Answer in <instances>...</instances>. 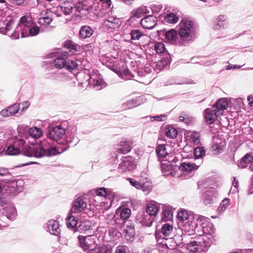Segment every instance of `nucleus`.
I'll return each instance as SVG.
<instances>
[{
  "instance_id": "nucleus-16",
  "label": "nucleus",
  "mask_w": 253,
  "mask_h": 253,
  "mask_svg": "<svg viewBox=\"0 0 253 253\" xmlns=\"http://www.w3.org/2000/svg\"><path fill=\"white\" fill-rule=\"evenodd\" d=\"M72 214L69 213L68 216L66 218V223L68 228L73 229L74 232L88 229V228L83 229V227L85 226L84 223L80 224L77 228V225L78 223V218Z\"/></svg>"
},
{
  "instance_id": "nucleus-23",
  "label": "nucleus",
  "mask_w": 253,
  "mask_h": 253,
  "mask_svg": "<svg viewBox=\"0 0 253 253\" xmlns=\"http://www.w3.org/2000/svg\"><path fill=\"white\" fill-rule=\"evenodd\" d=\"M143 29H152L157 24L156 17L152 14L144 16L143 15Z\"/></svg>"
},
{
  "instance_id": "nucleus-31",
  "label": "nucleus",
  "mask_w": 253,
  "mask_h": 253,
  "mask_svg": "<svg viewBox=\"0 0 253 253\" xmlns=\"http://www.w3.org/2000/svg\"><path fill=\"white\" fill-rule=\"evenodd\" d=\"M199 166H197L194 163L191 162H183L178 166V169L181 171H191L196 170Z\"/></svg>"
},
{
  "instance_id": "nucleus-17",
  "label": "nucleus",
  "mask_w": 253,
  "mask_h": 253,
  "mask_svg": "<svg viewBox=\"0 0 253 253\" xmlns=\"http://www.w3.org/2000/svg\"><path fill=\"white\" fill-rule=\"evenodd\" d=\"M68 53L67 51L61 53L58 52L55 56L54 60V65L57 69H62L65 68L66 63V59L68 58Z\"/></svg>"
},
{
  "instance_id": "nucleus-56",
  "label": "nucleus",
  "mask_w": 253,
  "mask_h": 253,
  "mask_svg": "<svg viewBox=\"0 0 253 253\" xmlns=\"http://www.w3.org/2000/svg\"><path fill=\"white\" fill-rule=\"evenodd\" d=\"M206 151L202 147H197L194 149V154L195 157L196 158H200L204 156L205 154Z\"/></svg>"
},
{
  "instance_id": "nucleus-19",
  "label": "nucleus",
  "mask_w": 253,
  "mask_h": 253,
  "mask_svg": "<svg viewBox=\"0 0 253 253\" xmlns=\"http://www.w3.org/2000/svg\"><path fill=\"white\" fill-rule=\"evenodd\" d=\"M45 228L47 231L53 235L58 236L60 234L61 230L59 223L55 220H49L46 223Z\"/></svg>"
},
{
  "instance_id": "nucleus-39",
  "label": "nucleus",
  "mask_w": 253,
  "mask_h": 253,
  "mask_svg": "<svg viewBox=\"0 0 253 253\" xmlns=\"http://www.w3.org/2000/svg\"><path fill=\"white\" fill-rule=\"evenodd\" d=\"M156 151L160 160L165 158L168 154L165 144L159 145L156 148Z\"/></svg>"
},
{
  "instance_id": "nucleus-26",
  "label": "nucleus",
  "mask_w": 253,
  "mask_h": 253,
  "mask_svg": "<svg viewBox=\"0 0 253 253\" xmlns=\"http://www.w3.org/2000/svg\"><path fill=\"white\" fill-rule=\"evenodd\" d=\"M40 31V28L35 24H33L27 30L22 33L21 37L26 38L37 36Z\"/></svg>"
},
{
  "instance_id": "nucleus-14",
  "label": "nucleus",
  "mask_w": 253,
  "mask_h": 253,
  "mask_svg": "<svg viewBox=\"0 0 253 253\" xmlns=\"http://www.w3.org/2000/svg\"><path fill=\"white\" fill-rule=\"evenodd\" d=\"M136 165L132 157H126L123 158L121 163L120 164L119 170L120 172L131 171L135 169Z\"/></svg>"
},
{
  "instance_id": "nucleus-28",
  "label": "nucleus",
  "mask_w": 253,
  "mask_h": 253,
  "mask_svg": "<svg viewBox=\"0 0 253 253\" xmlns=\"http://www.w3.org/2000/svg\"><path fill=\"white\" fill-rule=\"evenodd\" d=\"M212 107H214L215 111L220 115H222L223 111L227 109L228 107L227 101L225 98H221L219 99L215 104H213Z\"/></svg>"
},
{
  "instance_id": "nucleus-10",
  "label": "nucleus",
  "mask_w": 253,
  "mask_h": 253,
  "mask_svg": "<svg viewBox=\"0 0 253 253\" xmlns=\"http://www.w3.org/2000/svg\"><path fill=\"white\" fill-rule=\"evenodd\" d=\"M143 47L146 48V51L147 53L149 54H154L155 51L157 54H162L164 56L166 55L165 58H167L168 52L166 50V48L165 44L161 42L143 44Z\"/></svg>"
},
{
  "instance_id": "nucleus-30",
  "label": "nucleus",
  "mask_w": 253,
  "mask_h": 253,
  "mask_svg": "<svg viewBox=\"0 0 253 253\" xmlns=\"http://www.w3.org/2000/svg\"><path fill=\"white\" fill-rule=\"evenodd\" d=\"M195 82L190 79H182L171 78L168 80L165 83L166 85H170L173 84H194Z\"/></svg>"
},
{
  "instance_id": "nucleus-48",
  "label": "nucleus",
  "mask_w": 253,
  "mask_h": 253,
  "mask_svg": "<svg viewBox=\"0 0 253 253\" xmlns=\"http://www.w3.org/2000/svg\"><path fill=\"white\" fill-rule=\"evenodd\" d=\"M9 1L13 6H26L30 3V0H10Z\"/></svg>"
},
{
  "instance_id": "nucleus-3",
  "label": "nucleus",
  "mask_w": 253,
  "mask_h": 253,
  "mask_svg": "<svg viewBox=\"0 0 253 253\" xmlns=\"http://www.w3.org/2000/svg\"><path fill=\"white\" fill-rule=\"evenodd\" d=\"M207 238L206 236H204L199 238L198 241H193L187 244V250L189 253H192L206 252L210 246V241L209 239L207 240Z\"/></svg>"
},
{
  "instance_id": "nucleus-33",
  "label": "nucleus",
  "mask_w": 253,
  "mask_h": 253,
  "mask_svg": "<svg viewBox=\"0 0 253 253\" xmlns=\"http://www.w3.org/2000/svg\"><path fill=\"white\" fill-rule=\"evenodd\" d=\"M93 34L92 29L88 26H83L80 28L79 37L81 39L89 38Z\"/></svg>"
},
{
  "instance_id": "nucleus-20",
  "label": "nucleus",
  "mask_w": 253,
  "mask_h": 253,
  "mask_svg": "<svg viewBox=\"0 0 253 253\" xmlns=\"http://www.w3.org/2000/svg\"><path fill=\"white\" fill-rule=\"evenodd\" d=\"M228 26L227 18L225 15H220L215 19L213 28L215 30H220Z\"/></svg>"
},
{
  "instance_id": "nucleus-61",
  "label": "nucleus",
  "mask_w": 253,
  "mask_h": 253,
  "mask_svg": "<svg viewBox=\"0 0 253 253\" xmlns=\"http://www.w3.org/2000/svg\"><path fill=\"white\" fill-rule=\"evenodd\" d=\"M177 216L179 220L184 221L188 219L189 215L186 211L182 210L178 213Z\"/></svg>"
},
{
  "instance_id": "nucleus-52",
  "label": "nucleus",
  "mask_w": 253,
  "mask_h": 253,
  "mask_svg": "<svg viewBox=\"0 0 253 253\" xmlns=\"http://www.w3.org/2000/svg\"><path fill=\"white\" fill-rule=\"evenodd\" d=\"M88 9V6L86 5V4H84L82 2H79L76 5H74V9L76 11H78L79 12H82V14H85V13H84V11H87Z\"/></svg>"
},
{
  "instance_id": "nucleus-18",
  "label": "nucleus",
  "mask_w": 253,
  "mask_h": 253,
  "mask_svg": "<svg viewBox=\"0 0 253 253\" xmlns=\"http://www.w3.org/2000/svg\"><path fill=\"white\" fill-rule=\"evenodd\" d=\"M124 223L123 230L125 233V237L127 241H132L135 235V229L131 225L130 220H127L123 222Z\"/></svg>"
},
{
  "instance_id": "nucleus-44",
  "label": "nucleus",
  "mask_w": 253,
  "mask_h": 253,
  "mask_svg": "<svg viewBox=\"0 0 253 253\" xmlns=\"http://www.w3.org/2000/svg\"><path fill=\"white\" fill-rule=\"evenodd\" d=\"M173 227L168 223L164 224L161 229V232L165 236H170L173 232Z\"/></svg>"
},
{
  "instance_id": "nucleus-6",
  "label": "nucleus",
  "mask_w": 253,
  "mask_h": 253,
  "mask_svg": "<svg viewBox=\"0 0 253 253\" xmlns=\"http://www.w3.org/2000/svg\"><path fill=\"white\" fill-rule=\"evenodd\" d=\"M79 141L80 139L77 136L75 130H68L66 132H65V134L63 137L62 141L58 143L63 145L62 150L59 152V153L68 150L70 147L76 146Z\"/></svg>"
},
{
  "instance_id": "nucleus-21",
  "label": "nucleus",
  "mask_w": 253,
  "mask_h": 253,
  "mask_svg": "<svg viewBox=\"0 0 253 253\" xmlns=\"http://www.w3.org/2000/svg\"><path fill=\"white\" fill-rule=\"evenodd\" d=\"M215 109L214 107H211L205 110V118L207 122L210 124L214 123L220 116L216 111H215Z\"/></svg>"
},
{
  "instance_id": "nucleus-24",
  "label": "nucleus",
  "mask_w": 253,
  "mask_h": 253,
  "mask_svg": "<svg viewBox=\"0 0 253 253\" xmlns=\"http://www.w3.org/2000/svg\"><path fill=\"white\" fill-rule=\"evenodd\" d=\"M215 191L214 188H211L210 190L205 192L203 197V201L205 205H209L213 203V198L215 197Z\"/></svg>"
},
{
  "instance_id": "nucleus-36",
  "label": "nucleus",
  "mask_w": 253,
  "mask_h": 253,
  "mask_svg": "<svg viewBox=\"0 0 253 253\" xmlns=\"http://www.w3.org/2000/svg\"><path fill=\"white\" fill-rule=\"evenodd\" d=\"M253 161L252 156L250 154H247L238 163V167L241 169H245L248 165Z\"/></svg>"
},
{
  "instance_id": "nucleus-60",
  "label": "nucleus",
  "mask_w": 253,
  "mask_h": 253,
  "mask_svg": "<svg viewBox=\"0 0 253 253\" xmlns=\"http://www.w3.org/2000/svg\"><path fill=\"white\" fill-rule=\"evenodd\" d=\"M106 195L107 192L106 189L104 188H100L97 190L96 195L94 196V200L96 201L99 197H105Z\"/></svg>"
},
{
  "instance_id": "nucleus-9",
  "label": "nucleus",
  "mask_w": 253,
  "mask_h": 253,
  "mask_svg": "<svg viewBox=\"0 0 253 253\" xmlns=\"http://www.w3.org/2000/svg\"><path fill=\"white\" fill-rule=\"evenodd\" d=\"M146 211L148 215H143V226L150 227L154 219L152 216L156 215L158 211L157 204L153 201L150 202L147 205Z\"/></svg>"
},
{
  "instance_id": "nucleus-42",
  "label": "nucleus",
  "mask_w": 253,
  "mask_h": 253,
  "mask_svg": "<svg viewBox=\"0 0 253 253\" xmlns=\"http://www.w3.org/2000/svg\"><path fill=\"white\" fill-rule=\"evenodd\" d=\"M179 17L173 13L167 14L165 17V21L169 24H175L179 20Z\"/></svg>"
},
{
  "instance_id": "nucleus-58",
  "label": "nucleus",
  "mask_w": 253,
  "mask_h": 253,
  "mask_svg": "<svg viewBox=\"0 0 253 253\" xmlns=\"http://www.w3.org/2000/svg\"><path fill=\"white\" fill-rule=\"evenodd\" d=\"M130 213V210L128 208H125L121 211L120 216L122 219L126 220L129 217Z\"/></svg>"
},
{
  "instance_id": "nucleus-37",
  "label": "nucleus",
  "mask_w": 253,
  "mask_h": 253,
  "mask_svg": "<svg viewBox=\"0 0 253 253\" xmlns=\"http://www.w3.org/2000/svg\"><path fill=\"white\" fill-rule=\"evenodd\" d=\"M6 149L4 154L7 155L15 156L20 154V152L17 147L14 146L9 141L6 144Z\"/></svg>"
},
{
  "instance_id": "nucleus-41",
  "label": "nucleus",
  "mask_w": 253,
  "mask_h": 253,
  "mask_svg": "<svg viewBox=\"0 0 253 253\" xmlns=\"http://www.w3.org/2000/svg\"><path fill=\"white\" fill-rule=\"evenodd\" d=\"M172 212L169 207H165L162 212V219L165 221L172 219Z\"/></svg>"
},
{
  "instance_id": "nucleus-54",
  "label": "nucleus",
  "mask_w": 253,
  "mask_h": 253,
  "mask_svg": "<svg viewBox=\"0 0 253 253\" xmlns=\"http://www.w3.org/2000/svg\"><path fill=\"white\" fill-rule=\"evenodd\" d=\"M78 66V64L76 61L73 60H66V65L65 68L70 71L76 69Z\"/></svg>"
},
{
  "instance_id": "nucleus-53",
  "label": "nucleus",
  "mask_w": 253,
  "mask_h": 253,
  "mask_svg": "<svg viewBox=\"0 0 253 253\" xmlns=\"http://www.w3.org/2000/svg\"><path fill=\"white\" fill-rule=\"evenodd\" d=\"M230 204V200L228 198H225L222 200L218 208V211L219 212H223Z\"/></svg>"
},
{
  "instance_id": "nucleus-7",
  "label": "nucleus",
  "mask_w": 253,
  "mask_h": 253,
  "mask_svg": "<svg viewBox=\"0 0 253 253\" xmlns=\"http://www.w3.org/2000/svg\"><path fill=\"white\" fill-rule=\"evenodd\" d=\"M78 239L80 247L86 253H92L97 247L96 237L93 235L83 236H79Z\"/></svg>"
},
{
  "instance_id": "nucleus-5",
  "label": "nucleus",
  "mask_w": 253,
  "mask_h": 253,
  "mask_svg": "<svg viewBox=\"0 0 253 253\" xmlns=\"http://www.w3.org/2000/svg\"><path fill=\"white\" fill-rule=\"evenodd\" d=\"M34 24L33 19L31 15L26 14L21 17L20 23L15 27L11 35V38L16 40L19 38L20 34L27 30L32 25Z\"/></svg>"
},
{
  "instance_id": "nucleus-57",
  "label": "nucleus",
  "mask_w": 253,
  "mask_h": 253,
  "mask_svg": "<svg viewBox=\"0 0 253 253\" xmlns=\"http://www.w3.org/2000/svg\"><path fill=\"white\" fill-rule=\"evenodd\" d=\"M190 140L196 144H198L200 142V134L197 132H191L189 135Z\"/></svg>"
},
{
  "instance_id": "nucleus-62",
  "label": "nucleus",
  "mask_w": 253,
  "mask_h": 253,
  "mask_svg": "<svg viewBox=\"0 0 253 253\" xmlns=\"http://www.w3.org/2000/svg\"><path fill=\"white\" fill-rule=\"evenodd\" d=\"M173 238L174 239L175 241H176V243H174L173 245H170L171 248H175L177 246H179L181 244L182 241V238L180 235H175Z\"/></svg>"
},
{
  "instance_id": "nucleus-50",
  "label": "nucleus",
  "mask_w": 253,
  "mask_h": 253,
  "mask_svg": "<svg viewBox=\"0 0 253 253\" xmlns=\"http://www.w3.org/2000/svg\"><path fill=\"white\" fill-rule=\"evenodd\" d=\"M143 119H144L145 120H146V121H148V120L150 119V120H151L152 121H159V122H163V121H165L167 120V116L165 115H161L159 116L157 115V116H155L150 117L149 116H146V117H143Z\"/></svg>"
},
{
  "instance_id": "nucleus-1",
  "label": "nucleus",
  "mask_w": 253,
  "mask_h": 253,
  "mask_svg": "<svg viewBox=\"0 0 253 253\" xmlns=\"http://www.w3.org/2000/svg\"><path fill=\"white\" fill-rule=\"evenodd\" d=\"M8 141L14 146L17 147L20 152L23 151L24 156L27 157L41 158L44 156H52L58 153L55 148L46 147V144L48 143L47 140L42 141L41 145L38 147L28 146L29 144L27 143L24 134L22 136L13 137Z\"/></svg>"
},
{
  "instance_id": "nucleus-15",
  "label": "nucleus",
  "mask_w": 253,
  "mask_h": 253,
  "mask_svg": "<svg viewBox=\"0 0 253 253\" xmlns=\"http://www.w3.org/2000/svg\"><path fill=\"white\" fill-rule=\"evenodd\" d=\"M165 37L167 41L171 44L184 45V43L180 38L178 33L174 29H170L166 32Z\"/></svg>"
},
{
  "instance_id": "nucleus-45",
  "label": "nucleus",
  "mask_w": 253,
  "mask_h": 253,
  "mask_svg": "<svg viewBox=\"0 0 253 253\" xmlns=\"http://www.w3.org/2000/svg\"><path fill=\"white\" fill-rule=\"evenodd\" d=\"M166 135L167 137L173 139L177 136L176 129L171 126H169L165 130Z\"/></svg>"
},
{
  "instance_id": "nucleus-13",
  "label": "nucleus",
  "mask_w": 253,
  "mask_h": 253,
  "mask_svg": "<svg viewBox=\"0 0 253 253\" xmlns=\"http://www.w3.org/2000/svg\"><path fill=\"white\" fill-rule=\"evenodd\" d=\"M14 27V21L10 17H8L6 19L2 22H0V33L8 35L11 37L12 33L11 32Z\"/></svg>"
},
{
  "instance_id": "nucleus-63",
  "label": "nucleus",
  "mask_w": 253,
  "mask_h": 253,
  "mask_svg": "<svg viewBox=\"0 0 253 253\" xmlns=\"http://www.w3.org/2000/svg\"><path fill=\"white\" fill-rule=\"evenodd\" d=\"M132 16L136 18H140L142 15V8L140 7L132 11Z\"/></svg>"
},
{
  "instance_id": "nucleus-43",
  "label": "nucleus",
  "mask_w": 253,
  "mask_h": 253,
  "mask_svg": "<svg viewBox=\"0 0 253 253\" xmlns=\"http://www.w3.org/2000/svg\"><path fill=\"white\" fill-rule=\"evenodd\" d=\"M18 182L16 181H10L6 185L4 186V188L10 193H14L16 192V189L18 185Z\"/></svg>"
},
{
  "instance_id": "nucleus-34",
  "label": "nucleus",
  "mask_w": 253,
  "mask_h": 253,
  "mask_svg": "<svg viewBox=\"0 0 253 253\" xmlns=\"http://www.w3.org/2000/svg\"><path fill=\"white\" fill-rule=\"evenodd\" d=\"M64 46L66 48L68 49L69 50V52L71 54L76 52L78 50V49L80 48L79 44L75 43L70 40L66 41L64 44Z\"/></svg>"
},
{
  "instance_id": "nucleus-29",
  "label": "nucleus",
  "mask_w": 253,
  "mask_h": 253,
  "mask_svg": "<svg viewBox=\"0 0 253 253\" xmlns=\"http://www.w3.org/2000/svg\"><path fill=\"white\" fill-rule=\"evenodd\" d=\"M103 25L109 28H115L120 26L121 21L116 17L110 16L104 21Z\"/></svg>"
},
{
  "instance_id": "nucleus-49",
  "label": "nucleus",
  "mask_w": 253,
  "mask_h": 253,
  "mask_svg": "<svg viewBox=\"0 0 253 253\" xmlns=\"http://www.w3.org/2000/svg\"><path fill=\"white\" fill-rule=\"evenodd\" d=\"M51 79L56 80L58 81H65L68 80L70 79L69 76L64 74L60 73H55V72H53L51 74V75L49 77Z\"/></svg>"
},
{
  "instance_id": "nucleus-25",
  "label": "nucleus",
  "mask_w": 253,
  "mask_h": 253,
  "mask_svg": "<svg viewBox=\"0 0 253 253\" xmlns=\"http://www.w3.org/2000/svg\"><path fill=\"white\" fill-rule=\"evenodd\" d=\"M3 213L5 215V217L10 220H14L17 215L16 210L12 205H8L3 208Z\"/></svg>"
},
{
  "instance_id": "nucleus-59",
  "label": "nucleus",
  "mask_w": 253,
  "mask_h": 253,
  "mask_svg": "<svg viewBox=\"0 0 253 253\" xmlns=\"http://www.w3.org/2000/svg\"><path fill=\"white\" fill-rule=\"evenodd\" d=\"M126 180L129 181L131 185L137 189H142V185L138 181L132 178H127Z\"/></svg>"
},
{
  "instance_id": "nucleus-46",
  "label": "nucleus",
  "mask_w": 253,
  "mask_h": 253,
  "mask_svg": "<svg viewBox=\"0 0 253 253\" xmlns=\"http://www.w3.org/2000/svg\"><path fill=\"white\" fill-rule=\"evenodd\" d=\"M53 21L52 17L48 14L47 16H41L38 20V22L39 24L47 26L49 25Z\"/></svg>"
},
{
  "instance_id": "nucleus-27",
  "label": "nucleus",
  "mask_w": 253,
  "mask_h": 253,
  "mask_svg": "<svg viewBox=\"0 0 253 253\" xmlns=\"http://www.w3.org/2000/svg\"><path fill=\"white\" fill-rule=\"evenodd\" d=\"M142 102V97L141 96H137L134 99L129 100L123 104L125 109H131L140 105Z\"/></svg>"
},
{
  "instance_id": "nucleus-4",
  "label": "nucleus",
  "mask_w": 253,
  "mask_h": 253,
  "mask_svg": "<svg viewBox=\"0 0 253 253\" xmlns=\"http://www.w3.org/2000/svg\"><path fill=\"white\" fill-rule=\"evenodd\" d=\"M194 23L187 19H182L179 24L178 35L183 41L184 45L192 39V32L194 28Z\"/></svg>"
},
{
  "instance_id": "nucleus-2",
  "label": "nucleus",
  "mask_w": 253,
  "mask_h": 253,
  "mask_svg": "<svg viewBox=\"0 0 253 253\" xmlns=\"http://www.w3.org/2000/svg\"><path fill=\"white\" fill-rule=\"evenodd\" d=\"M65 134V129L61 125L52 127H48L46 133L47 138L43 141H48V143L46 144V147L55 148L58 152L56 154L57 155L59 154V151L55 147L51 146V141L58 142V141L60 140L61 141Z\"/></svg>"
},
{
  "instance_id": "nucleus-11",
  "label": "nucleus",
  "mask_w": 253,
  "mask_h": 253,
  "mask_svg": "<svg viewBox=\"0 0 253 253\" xmlns=\"http://www.w3.org/2000/svg\"><path fill=\"white\" fill-rule=\"evenodd\" d=\"M24 135L27 143L31 145H34L35 144L36 140L43 135V131L40 127L33 126L29 128L27 132Z\"/></svg>"
},
{
  "instance_id": "nucleus-55",
  "label": "nucleus",
  "mask_w": 253,
  "mask_h": 253,
  "mask_svg": "<svg viewBox=\"0 0 253 253\" xmlns=\"http://www.w3.org/2000/svg\"><path fill=\"white\" fill-rule=\"evenodd\" d=\"M92 80H93V87L96 90H100L105 86V82L103 81L102 79H99L95 80L92 79Z\"/></svg>"
},
{
  "instance_id": "nucleus-40",
  "label": "nucleus",
  "mask_w": 253,
  "mask_h": 253,
  "mask_svg": "<svg viewBox=\"0 0 253 253\" xmlns=\"http://www.w3.org/2000/svg\"><path fill=\"white\" fill-rule=\"evenodd\" d=\"M153 188V184L151 179L149 177H143V192L146 194L149 193Z\"/></svg>"
},
{
  "instance_id": "nucleus-8",
  "label": "nucleus",
  "mask_w": 253,
  "mask_h": 253,
  "mask_svg": "<svg viewBox=\"0 0 253 253\" xmlns=\"http://www.w3.org/2000/svg\"><path fill=\"white\" fill-rule=\"evenodd\" d=\"M206 218L204 216H199L197 219V223L196 224V227L199 228V225L201 226L203 230V235H201L199 238H201L204 236L207 237V240L209 239L210 241V245L211 244V237L214 233V229L213 225L211 223H206Z\"/></svg>"
},
{
  "instance_id": "nucleus-22",
  "label": "nucleus",
  "mask_w": 253,
  "mask_h": 253,
  "mask_svg": "<svg viewBox=\"0 0 253 253\" xmlns=\"http://www.w3.org/2000/svg\"><path fill=\"white\" fill-rule=\"evenodd\" d=\"M19 110V104L15 103L12 105L2 109L0 114L3 117L12 116L18 113Z\"/></svg>"
},
{
  "instance_id": "nucleus-38",
  "label": "nucleus",
  "mask_w": 253,
  "mask_h": 253,
  "mask_svg": "<svg viewBox=\"0 0 253 253\" xmlns=\"http://www.w3.org/2000/svg\"><path fill=\"white\" fill-rule=\"evenodd\" d=\"M94 251L92 253H112V246L109 244L102 245L96 247Z\"/></svg>"
},
{
  "instance_id": "nucleus-51",
  "label": "nucleus",
  "mask_w": 253,
  "mask_h": 253,
  "mask_svg": "<svg viewBox=\"0 0 253 253\" xmlns=\"http://www.w3.org/2000/svg\"><path fill=\"white\" fill-rule=\"evenodd\" d=\"M223 146L221 144L218 143H214L211 148V151L215 155H218L222 152Z\"/></svg>"
},
{
  "instance_id": "nucleus-35",
  "label": "nucleus",
  "mask_w": 253,
  "mask_h": 253,
  "mask_svg": "<svg viewBox=\"0 0 253 253\" xmlns=\"http://www.w3.org/2000/svg\"><path fill=\"white\" fill-rule=\"evenodd\" d=\"M60 9L65 15H69L72 13L74 9V4L69 1L64 2L63 5L60 6Z\"/></svg>"
},
{
  "instance_id": "nucleus-47",
  "label": "nucleus",
  "mask_w": 253,
  "mask_h": 253,
  "mask_svg": "<svg viewBox=\"0 0 253 253\" xmlns=\"http://www.w3.org/2000/svg\"><path fill=\"white\" fill-rule=\"evenodd\" d=\"M178 166L173 165L170 162H166L163 164L162 169L164 171H170L172 170H175L178 168Z\"/></svg>"
},
{
  "instance_id": "nucleus-64",
  "label": "nucleus",
  "mask_w": 253,
  "mask_h": 253,
  "mask_svg": "<svg viewBox=\"0 0 253 253\" xmlns=\"http://www.w3.org/2000/svg\"><path fill=\"white\" fill-rule=\"evenodd\" d=\"M142 36L139 31L133 30L131 32V39L134 40H138Z\"/></svg>"
},
{
  "instance_id": "nucleus-12",
  "label": "nucleus",
  "mask_w": 253,
  "mask_h": 253,
  "mask_svg": "<svg viewBox=\"0 0 253 253\" xmlns=\"http://www.w3.org/2000/svg\"><path fill=\"white\" fill-rule=\"evenodd\" d=\"M87 203L83 197H78L73 201L69 214H76L83 211L86 209Z\"/></svg>"
},
{
  "instance_id": "nucleus-32",
  "label": "nucleus",
  "mask_w": 253,
  "mask_h": 253,
  "mask_svg": "<svg viewBox=\"0 0 253 253\" xmlns=\"http://www.w3.org/2000/svg\"><path fill=\"white\" fill-rule=\"evenodd\" d=\"M120 146L117 152L119 153L126 154L130 152L131 149V142L128 140L122 141L120 143Z\"/></svg>"
}]
</instances>
